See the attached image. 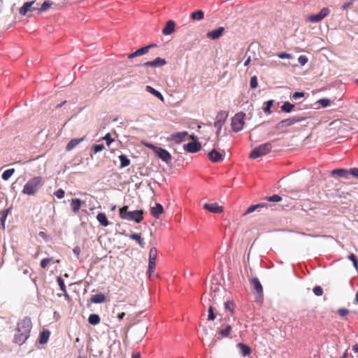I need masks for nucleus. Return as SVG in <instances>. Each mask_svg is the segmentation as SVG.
I'll return each instance as SVG.
<instances>
[{"instance_id":"obj_27","label":"nucleus","mask_w":358,"mask_h":358,"mask_svg":"<svg viewBox=\"0 0 358 358\" xmlns=\"http://www.w3.org/2000/svg\"><path fill=\"white\" fill-rule=\"evenodd\" d=\"M237 347L240 349L243 356L249 355L251 353L250 348L244 343H238Z\"/></svg>"},{"instance_id":"obj_30","label":"nucleus","mask_w":358,"mask_h":358,"mask_svg":"<svg viewBox=\"0 0 358 358\" xmlns=\"http://www.w3.org/2000/svg\"><path fill=\"white\" fill-rule=\"evenodd\" d=\"M292 125H293V124L292 123V121L290 120L289 118H287V119H285V120H282L280 122H279L276 124L275 128L277 129H280L282 128L288 127H290Z\"/></svg>"},{"instance_id":"obj_16","label":"nucleus","mask_w":358,"mask_h":358,"mask_svg":"<svg viewBox=\"0 0 358 358\" xmlns=\"http://www.w3.org/2000/svg\"><path fill=\"white\" fill-rule=\"evenodd\" d=\"M250 285L254 291H255L259 296L263 294V287L258 278H254L250 280Z\"/></svg>"},{"instance_id":"obj_38","label":"nucleus","mask_w":358,"mask_h":358,"mask_svg":"<svg viewBox=\"0 0 358 358\" xmlns=\"http://www.w3.org/2000/svg\"><path fill=\"white\" fill-rule=\"evenodd\" d=\"M15 169H10L6 170L1 175V178L3 180H8L14 173Z\"/></svg>"},{"instance_id":"obj_37","label":"nucleus","mask_w":358,"mask_h":358,"mask_svg":"<svg viewBox=\"0 0 358 358\" xmlns=\"http://www.w3.org/2000/svg\"><path fill=\"white\" fill-rule=\"evenodd\" d=\"M266 206H267L266 203H259V204H257V205L250 206L247 209V210L245 212V214L251 213L254 212L256 209H257L259 208H264V207H266Z\"/></svg>"},{"instance_id":"obj_3","label":"nucleus","mask_w":358,"mask_h":358,"mask_svg":"<svg viewBox=\"0 0 358 358\" xmlns=\"http://www.w3.org/2000/svg\"><path fill=\"white\" fill-rule=\"evenodd\" d=\"M129 207L124 206L120 208V217L121 219L129 221H134L136 223H140L143 220V210H136L133 211H128Z\"/></svg>"},{"instance_id":"obj_1","label":"nucleus","mask_w":358,"mask_h":358,"mask_svg":"<svg viewBox=\"0 0 358 358\" xmlns=\"http://www.w3.org/2000/svg\"><path fill=\"white\" fill-rule=\"evenodd\" d=\"M31 327L32 323L29 317H25L19 321L14 334L13 342L18 345L25 343L29 337Z\"/></svg>"},{"instance_id":"obj_23","label":"nucleus","mask_w":358,"mask_h":358,"mask_svg":"<svg viewBox=\"0 0 358 358\" xmlns=\"http://www.w3.org/2000/svg\"><path fill=\"white\" fill-rule=\"evenodd\" d=\"M127 236L129 237L131 239L136 241L141 248H143L145 247V242L143 241V239L141 237V234L134 233Z\"/></svg>"},{"instance_id":"obj_56","label":"nucleus","mask_w":358,"mask_h":358,"mask_svg":"<svg viewBox=\"0 0 358 358\" xmlns=\"http://www.w3.org/2000/svg\"><path fill=\"white\" fill-rule=\"evenodd\" d=\"M304 95H305V93H304V92H294V93L292 94V98L293 99L296 100V99H299V98H302V97H303V96H304Z\"/></svg>"},{"instance_id":"obj_64","label":"nucleus","mask_w":358,"mask_h":358,"mask_svg":"<svg viewBox=\"0 0 358 358\" xmlns=\"http://www.w3.org/2000/svg\"><path fill=\"white\" fill-rule=\"evenodd\" d=\"M352 350L355 352H358V344H355L352 346Z\"/></svg>"},{"instance_id":"obj_35","label":"nucleus","mask_w":358,"mask_h":358,"mask_svg":"<svg viewBox=\"0 0 358 358\" xmlns=\"http://www.w3.org/2000/svg\"><path fill=\"white\" fill-rule=\"evenodd\" d=\"M100 317L96 314H91L88 317V322L90 324L96 325L100 322Z\"/></svg>"},{"instance_id":"obj_43","label":"nucleus","mask_w":358,"mask_h":358,"mask_svg":"<svg viewBox=\"0 0 358 358\" xmlns=\"http://www.w3.org/2000/svg\"><path fill=\"white\" fill-rule=\"evenodd\" d=\"M10 212V208H8L5 210H3L0 213V215H1V221L2 222V224L4 225V223H5V221H6V219L7 217V215Z\"/></svg>"},{"instance_id":"obj_51","label":"nucleus","mask_w":358,"mask_h":358,"mask_svg":"<svg viewBox=\"0 0 358 358\" xmlns=\"http://www.w3.org/2000/svg\"><path fill=\"white\" fill-rule=\"evenodd\" d=\"M298 62L301 66H303L308 62V58L305 55H301L298 58Z\"/></svg>"},{"instance_id":"obj_50","label":"nucleus","mask_w":358,"mask_h":358,"mask_svg":"<svg viewBox=\"0 0 358 358\" xmlns=\"http://www.w3.org/2000/svg\"><path fill=\"white\" fill-rule=\"evenodd\" d=\"M103 139L106 141V144L109 147L111 143L114 141V139L111 138L110 134L107 133L103 137Z\"/></svg>"},{"instance_id":"obj_9","label":"nucleus","mask_w":358,"mask_h":358,"mask_svg":"<svg viewBox=\"0 0 358 358\" xmlns=\"http://www.w3.org/2000/svg\"><path fill=\"white\" fill-rule=\"evenodd\" d=\"M231 329L232 327L231 324L227 322H223L221 327L217 328V334L220 335V337H218L217 339L229 337Z\"/></svg>"},{"instance_id":"obj_15","label":"nucleus","mask_w":358,"mask_h":358,"mask_svg":"<svg viewBox=\"0 0 358 358\" xmlns=\"http://www.w3.org/2000/svg\"><path fill=\"white\" fill-rule=\"evenodd\" d=\"M188 136V133L187 131H182V132H176L173 133L171 136L170 139L173 141H174L176 143H180L182 141H185V137Z\"/></svg>"},{"instance_id":"obj_58","label":"nucleus","mask_w":358,"mask_h":358,"mask_svg":"<svg viewBox=\"0 0 358 358\" xmlns=\"http://www.w3.org/2000/svg\"><path fill=\"white\" fill-rule=\"evenodd\" d=\"M338 313L341 317H345L349 313V310L346 308H340L338 310Z\"/></svg>"},{"instance_id":"obj_29","label":"nucleus","mask_w":358,"mask_h":358,"mask_svg":"<svg viewBox=\"0 0 358 358\" xmlns=\"http://www.w3.org/2000/svg\"><path fill=\"white\" fill-rule=\"evenodd\" d=\"M105 301L106 296L101 293L92 295L91 297V301L94 303H103Z\"/></svg>"},{"instance_id":"obj_14","label":"nucleus","mask_w":358,"mask_h":358,"mask_svg":"<svg viewBox=\"0 0 358 358\" xmlns=\"http://www.w3.org/2000/svg\"><path fill=\"white\" fill-rule=\"evenodd\" d=\"M224 28L223 27H220L216 29L208 31L206 34V37L208 38L215 40L219 38L224 33Z\"/></svg>"},{"instance_id":"obj_49","label":"nucleus","mask_w":358,"mask_h":358,"mask_svg":"<svg viewBox=\"0 0 358 358\" xmlns=\"http://www.w3.org/2000/svg\"><path fill=\"white\" fill-rule=\"evenodd\" d=\"M215 317H216V316L213 312V306H210L208 308V320H214L215 319Z\"/></svg>"},{"instance_id":"obj_31","label":"nucleus","mask_w":358,"mask_h":358,"mask_svg":"<svg viewBox=\"0 0 358 358\" xmlns=\"http://www.w3.org/2000/svg\"><path fill=\"white\" fill-rule=\"evenodd\" d=\"M349 172L344 169H334L332 171H331V174L334 176V175H336L339 177H342V178H348V175Z\"/></svg>"},{"instance_id":"obj_48","label":"nucleus","mask_w":358,"mask_h":358,"mask_svg":"<svg viewBox=\"0 0 358 358\" xmlns=\"http://www.w3.org/2000/svg\"><path fill=\"white\" fill-rule=\"evenodd\" d=\"M250 85L252 89H255L258 85L257 78L255 76L250 78Z\"/></svg>"},{"instance_id":"obj_53","label":"nucleus","mask_w":358,"mask_h":358,"mask_svg":"<svg viewBox=\"0 0 358 358\" xmlns=\"http://www.w3.org/2000/svg\"><path fill=\"white\" fill-rule=\"evenodd\" d=\"M57 282H58V284L60 287V289L64 292H66V286H65V284H64V282L63 280V279L60 277H59L57 278Z\"/></svg>"},{"instance_id":"obj_8","label":"nucleus","mask_w":358,"mask_h":358,"mask_svg":"<svg viewBox=\"0 0 358 358\" xmlns=\"http://www.w3.org/2000/svg\"><path fill=\"white\" fill-rule=\"evenodd\" d=\"M157 250L156 248H151L149 251L148 272L151 273L155 268Z\"/></svg>"},{"instance_id":"obj_44","label":"nucleus","mask_w":358,"mask_h":358,"mask_svg":"<svg viewBox=\"0 0 358 358\" xmlns=\"http://www.w3.org/2000/svg\"><path fill=\"white\" fill-rule=\"evenodd\" d=\"M224 307L226 309L229 310L231 313H234L235 305L232 301H227L224 303Z\"/></svg>"},{"instance_id":"obj_28","label":"nucleus","mask_w":358,"mask_h":358,"mask_svg":"<svg viewBox=\"0 0 358 358\" xmlns=\"http://www.w3.org/2000/svg\"><path fill=\"white\" fill-rule=\"evenodd\" d=\"M96 219L101 225H102L103 227L108 226L109 222H108V218L104 213H99L96 216Z\"/></svg>"},{"instance_id":"obj_45","label":"nucleus","mask_w":358,"mask_h":358,"mask_svg":"<svg viewBox=\"0 0 358 358\" xmlns=\"http://www.w3.org/2000/svg\"><path fill=\"white\" fill-rule=\"evenodd\" d=\"M289 119L292 121V123L293 124H294L296 123H298V122L305 120L306 119V117H302V116H294V117H290Z\"/></svg>"},{"instance_id":"obj_21","label":"nucleus","mask_w":358,"mask_h":358,"mask_svg":"<svg viewBox=\"0 0 358 358\" xmlns=\"http://www.w3.org/2000/svg\"><path fill=\"white\" fill-rule=\"evenodd\" d=\"M85 139V137H82L80 138H73L71 140L69 143L66 146V150L70 151L76 148L78 145H79L81 142H83Z\"/></svg>"},{"instance_id":"obj_20","label":"nucleus","mask_w":358,"mask_h":358,"mask_svg":"<svg viewBox=\"0 0 358 358\" xmlns=\"http://www.w3.org/2000/svg\"><path fill=\"white\" fill-rule=\"evenodd\" d=\"M164 213L163 206L160 203H156L155 206L150 208V213L155 218H159L160 215Z\"/></svg>"},{"instance_id":"obj_11","label":"nucleus","mask_w":358,"mask_h":358,"mask_svg":"<svg viewBox=\"0 0 358 358\" xmlns=\"http://www.w3.org/2000/svg\"><path fill=\"white\" fill-rule=\"evenodd\" d=\"M184 149L191 153H194L199 151L201 149V143L195 141L189 142L186 145H184Z\"/></svg>"},{"instance_id":"obj_19","label":"nucleus","mask_w":358,"mask_h":358,"mask_svg":"<svg viewBox=\"0 0 358 358\" xmlns=\"http://www.w3.org/2000/svg\"><path fill=\"white\" fill-rule=\"evenodd\" d=\"M155 45H148V46H145V47H143L137 50H136L134 52L130 54L129 56H128V58L129 59H131V58H134L135 57H138V56H141V55H143L144 54H146L149 49L154 46Z\"/></svg>"},{"instance_id":"obj_4","label":"nucleus","mask_w":358,"mask_h":358,"mask_svg":"<svg viewBox=\"0 0 358 358\" xmlns=\"http://www.w3.org/2000/svg\"><path fill=\"white\" fill-rule=\"evenodd\" d=\"M271 149L272 145L269 142L261 144L252 150L250 154V157L252 159H256L266 155L271 152Z\"/></svg>"},{"instance_id":"obj_63","label":"nucleus","mask_w":358,"mask_h":358,"mask_svg":"<svg viewBox=\"0 0 358 358\" xmlns=\"http://www.w3.org/2000/svg\"><path fill=\"white\" fill-rule=\"evenodd\" d=\"M131 358H141V355L138 352L134 353Z\"/></svg>"},{"instance_id":"obj_6","label":"nucleus","mask_w":358,"mask_h":358,"mask_svg":"<svg viewBox=\"0 0 358 358\" xmlns=\"http://www.w3.org/2000/svg\"><path fill=\"white\" fill-rule=\"evenodd\" d=\"M227 117L228 113L225 110L219 111L216 115L214 127L217 129L216 135L217 137L220 135L222 126L224 124Z\"/></svg>"},{"instance_id":"obj_17","label":"nucleus","mask_w":358,"mask_h":358,"mask_svg":"<svg viewBox=\"0 0 358 358\" xmlns=\"http://www.w3.org/2000/svg\"><path fill=\"white\" fill-rule=\"evenodd\" d=\"M35 3V1L25 2L23 6L19 9V13L22 16L26 15L28 11L34 10L35 8L31 6Z\"/></svg>"},{"instance_id":"obj_59","label":"nucleus","mask_w":358,"mask_h":358,"mask_svg":"<svg viewBox=\"0 0 358 358\" xmlns=\"http://www.w3.org/2000/svg\"><path fill=\"white\" fill-rule=\"evenodd\" d=\"M349 173L358 178V168L350 169Z\"/></svg>"},{"instance_id":"obj_52","label":"nucleus","mask_w":358,"mask_h":358,"mask_svg":"<svg viewBox=\"0 0 358 358\" xmlns=\"http://www.w3.org/2000/svg\"><path fill=\"white\" fill-rule=\"evenodd\" d=\"M313 292L316 296H322L323 294V289L320 286H316L313 289Z\"/></svg>"},{"instance_id":"obj_13","label":"nucleus","mask_w":358,"mask_h":358,"mask_svg":"<svg viewBox=\"0 0 358 358\" xmlns=\"http://www.w3.org/2000/svg\"><path fill=\"white\" fill-rule=\"evenodd\" d=\"M208 159L214 163L220 162L224 159L223 155L217 151L215 149L212 150L208 154Z\"/></svg>"},{"instance_id":"obj_18","label":"nucleus","mask_w":358,"mask_h":358,"mask_svg":"<svg viewBox=\"0 0 358 358\" xmlns=\"http://www.w3.org/2000/svg\"><path fill=\"white\" fill-rule=\"evenodd\" d=\"M165 64H166V60L164 59L157 57L153 61H149V62H145L143 64V66L157 67V66H164Z\"/></svg>"},{"instance_id":"obj_47","label":"nucleus","mask_w":358,"mask_h":358,"mask_svg":"<svg viewBox=\"0 0 358 358\" xmlns=\"http://www.w3.org/2000/svg\"><path fill=\"white\" fill-rule=\"evenodd\" d=\"M319 104H320L322 107L325 108L330 105V100L326 98L321 99L317 101Z\"/></svg>"},{"instance_id":"obj_32","label":"nucleus","mask_w":358,"mask_h":358,"mask_svg":"<svg viewBox=\"0 0 358 358\" xmlns=\"http://www.w3.org/2000/svg\"><path fill=\"white\" fill-rule=\"evenodd\" d=\"M295 105L288 101L285 102L281 106V110L285 113H291L294 110Z\"/></svg>"},{"instance_id":"obj_24","label":"nucleus","mask_w":358,"mask_h":358,"mask_svg":"<svg viewBox=\"0 0 358 358\" xmlns=\"http://www.w3.org/2000/svg\"><path fill=\"white\" fill-rule=\"evenodd\" d=\"M221 290V287L220 286L219 284L217 283H215V284H212L211 287H210V296L212 297V299L213 301H215L216 300V296H217V294L218 292H220Z\"/></svg>"},{"instance_id":"obj_40","label":"nucleus","mask_w":358,"mask_h":358,"mask_svg":"<svg viewBox=\"0 0 358 358\" xmlns=\"http://www.w3.org/2000/svg\"><path fill=\"white\" fill-rule=\"evenodd\" d=\"M265 200L270 202H279L282 201V197L278 194H275L271 196H267Z\"/></svg>"},{"instance_id":"obj_7","label":"nucleus","mask_w":358,"mask_h":358,"mask_svg":"<svg viewBox=\"0 0 358 358\" xmlns=\"http://www.w3.org/2000/svg\"><path fill=\"white\" fill-rule=\"evenodd\" d=\"M329 14L328 8H323L319 13L310 15L308 17V20L313 23L319 22Z\"/></svg>"},{"instance_id":"obj_61","label":"nucleus","mask_w":358,"mask_h":358,"mask_svg":"<svg viewBox=\"0 0 358 358\" xmlns=\"http://www.w3.org/2000/svg\"><path fill=\"white\" fill-rule=\"evenodd\" d=\"M80 252V248H79V247H76V248L73 249V252H74L77 256H78V255H79Z\"/></svg>"},{"instance_id":"obj_60","label":"nucleus","mask_w":358,"mask_h":358,"mask_svg":"<svg viewBox=\"0 0 358 358\" xmlns=\"http://www.w3.org/2000/svg\"><path fill=\"white\" fill-rule=\"evenodd\" d=\"M144 145H145L147 148H148L151 149L154 152H156V150H157V148H159V147L155 146V145H152V144H151V143H144Z\"/></svg>"},{"instance_id":"obj_57","label":"nucleus","mask_w":358,"mask_h":358,"mask_svg":"<svg viewBox=\"0 0 358 358\" xmlns=\"http://www.w3.org/2000/svg\"><path fill=\"white\" fill-rule=\"evenodd\" d=\"M65 192L62 189H59L55 192V195L58 199H62L64 196Z\"/></svg>"},{"instance_id":"obj_54","label":"nucleus","mask_w":358,"mask_h":358,"mask_svg":"<svg viewBox=\"0 0 358 358\" xmlns=\"http://www.w3.org/2000/svg\"><path fill=\"white\" fill-rule=\"evenodd\" d=\"M93 149L95 153L99 152L104 149L103 144H96L93 146Z\"/></svg>"},{"instance_id":"obj_62","label":"nucleus","mask_w":358,"mask_h":358,"mask_svg":"<svg viewBox=\"0 0 358 358\" xmlns=\"http://www.w3.org/2000/svg\"><path fill=\"white\" fill-rule=\"evenodd\" d=\"M125 315V313L124 312L120 313L117 314V317L119 320H122Z\"/></svg>"},{"instance_id":"obj_39","label":"nucleus","mask_w":358,"mask_h":358,"mask_svg":"<svg viewBox=\"0 0 358 358\" xmlns=\"http://www.w3.org/2000/svg\"><path fill=\"white\" fill-rule=\"evenodd\" d=\"M53 258L49 257V258H45L43 259L40 262V266L42 268L45 269L52 262Z\"/></svg>"},{"instance_id":"obj_25","label":"nucleus","mask_w":358,"mask_h":358,"mask_svg":"<svg viewBox=\"0 0 358 358\" xmlns=\"http://www.w3.org/2000/svg\"><path fill=\"white\" fill-rule=\"evenodd\" d=\"M82 206V201L80 199H73L71 201V206L74 213H77Z\"/></svg>"},{"instance_id":"obj_34","label":"nucleus","mask_w":358,"mask_h":358,"mask_svg":"<svg viewBox=\"0 0 358 358\" xmlns=\"http://www.w3.org/2000/svg\"><path fill=\"white\" fill-rule=\"evenodd\" d=\"M118 157L120 161V168L121 169L129 166L131 161L126 155H121Z\"/></svg>"},{"instance_id":"obj_10","label":"nucleus","mask_w":358,"mask_h":358,"mask_svg":"<svg viewBox=\"0 0 358 358\" xmlns=\"http://www.w3.org/2000/svg\"><path fill=\"white\" fill-rule=\"evenodd\" d=\"M155 154L167 164L171 163L172 157L166 150L159 147Z\"/></svg>"},{"instance_id":"obj_36","label":"nucleus","mask_w":358,"mask_h":358,"mask_svg":"<svg viewBox=\"0 0 358 358\" xmlns=\"http://www.w3.org/2000/svg\"><path fill=\"white\" fill-rule=\"evenodd\" d=\"M204 17V13L202 10H199L191 14V18L194 20H201Z\"/></svg>"},{"instance_id":"obj_41","label":"nucleus","mask_w":358,"mask_h":358,"mask_svg":"<svg viewBox=\"0 0 358 358\" xmlns=\"http://www.w3.org/2000/svg\"><path fill=\"white\" fill-rule=\"evenodd\" d=\"M273 104V100H269L265 103V107L264 108V112L266 114H271V107Z\"/></svg>"},{"instance_id":"obj_22","label":"nucleus","mask_w":358,"mask_h":358,"mask_svg":"<svg viewBox=\"0 0 358 358\" xmlns=\"http://www.w3.org/2000/svg\"><path fill=\"white\" fill-rule=\"evenodd\" d=\"M174 29L175 22L173 20H169L166 22V24L162 30V33L164 35H169L174 31Z\"/></svg>"},{"instance_id":"obj_26","label":"nucleus","mask_w":358,"mask_h":358,"mask_svg":"<svg viewBox=\"0 0 358 358\" xmlns=\"http://www.w3.org/2000/svg\"><path fill=\"white\" fill-rule=\"evenodd\" d=\"M50 335V332L49 330H48V329L43 330L40 334L39 343L41 344H45L49 339Z\"/></svg>"},{"instance_id":"obj_33","label":"nucleus","mask_w":358,"mask_h":358,"mask_svg":"<svg viewBox=\"0 0 358 358\" xmlns=\"http://www.w3.org/2000/svg\"><path fill=\"white\" fill-rule=\"evenodd\" d=\"M146 91L154 95L155 96L159 98L160 100L164 101V96L159 91L155 90L150 85L146 86Z\"/></svg>"},{"instance_id":"obj_2","label":"nucleus","mask_w":358,"mask_h":358,"mask_svg":"<svg viewBox=\"0 0 358 358\" xmlns=\"http://www.w3.org/2000/svg\"><path fill=\"white\" fill-rule=\"evenodd\" d=\"M44 183L45 180L43 177H33L25 183L22 192L26 195L34 196L39 192Z\"/></svg>"},{"instance_id":"obj_55","label":"nucleus","mask_w":358,"mask_h":358,"mask_svg":"<svg viewBox=\"0 0 358 358\" xmlns=\"http://www.w3.org/2000/svg\"><path fill=\"white\" fill-rule=\"evenodd\" d=\"M278 57L280 59H292V55L291 54L286 53V52H280V53L278 54Z\"/></svg>"},{"instance_id":"obj_46","label":"nucleus","mask_w":358,"mask_h":358,"mask_svg":"<svg viewBox=\"0 0 358 358\" xmlns=\"http://www.w3.org/2000/svg\"><path fill=\"white\" fill-rule=\"evenodd\" d=\"M51 3L49 1H44L41 5V8L38 9L39 12L46 11L51 6Z\"/></svg>"},{"instance_id":"obj_42","label":"nucleus","mask_w":358,"mask_h":358,"mask_svg":"<svg viewBox=\"0 0 358 358\" xmlns=\"http://www.w3.org/2000/svg\"><path fill=\"white\" fill-rule=\"evenodd\" d=\"M348 258L353 263V266L354 267L357 269L358 268V259L357 258V257L355 256V255H354L353 253H350Z\"/></svg>"},{"instance_id":"obj_12","label":"nucleus","mask_w":358,"mask_h":358,"mask_svg":"<svg viewBox=\"0 0 358 358\" xmlns=\"http://www.w3.org/2000/svg\"><path fill=\"white\" fill-rule=\"evenodd\" d=\"M203 208L213 213H220L224 211V208L217 203H205Z\"/></svg>"},{"instance_id":"obj_5","label":"nucleus","mask_w":358,"mask_h":358,"mask_svg":"<svg viewBox=\"0 0 358 358\" xmlns=\"http://www.w3.org/2000/svg\"><path fill=\"white\" fill-rule=\"evenodd\" d=\"M245 114L241 112L236 113L231 120V129L234 132L240 131L245 124Z\"/></svg>"}]
</instances>
